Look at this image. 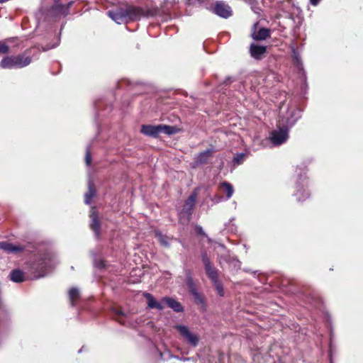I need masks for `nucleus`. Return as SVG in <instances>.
Returning a JSON list of instances; mask_svg holds the SVG:
<instances>
[{
	"instance_id": "3",
	"label": "nucleus",
	"mask_w": 363,
	"mask_h": 363,
	"mask_svg": "<svg viewBox=\"0 0 363 363\" xmlns=\"http://www.w3.org/2000/svg\"><path fill=\"white\" fill-rule=\"evenodd\" d=\"M160 9L154 6L145 7L128 5L127 22L135 21L141 18H150L160 15Z\"/></svg>"
},
{
	"instance_id": "11",
	"label": "nucleus",
	"mask_w": 363,
	"mask_h": 363,
	"mask_svg": "<svg viewBox=\"0 0 363 363\" xmlns=\"http://www.w3.org/2000/svg\"><path fill=\"white\" fill-rule=\"evenodd\" d=\"M279 130H274L271 134V140L275 145L285 143L289 137V130L279 123Z\"/></svg>"
},
{
	"instance_id": "24",
	"label": "nucleus",
	"mask_w": 363,
	"mask_h": 363,
	"mask_svg": "<svg viewBox=\"0 0 363 363\" xmlns=\"http://www.w3.org/2000/svg\"><path fill=\"white\" fill-rule=\"evenodd\" d=\"M219 189L225 193L226 198L229 199L233 194L234 189L233 185L228 182H223L219 185Z\"/></svg>"
},
{
	"instance_id": "35",
	"label": "nucleus",
	"mask_w": 363,
	"mask_h": 363,
	"mask_svg": "<svg viewBox=\"0 0 363 363\" xmlns=\"http://www.w3.org/2000/svg\"><path fill=\"white\" fill-rule=\"evenodd\" d=\"M117 314H118V315H123V312H121V311H118V312L117 313Z\"/></svg>"
},
{
	"instance_id": "16",
	"label": "nucleus",
	"mask_w": 363,
	"mask_h": 363,
	"mask_svg": "<svg viewBox=\"0 0 363 363\" xmlns=\"http://www.w3.org/2000/svg\"><path fill=\"white\" fill-rule=\"evenodd\" d=\"M90 228L94 232L96 236L99 238L101 233V222L96 211H92L90 214Z\"/></svg>"
},
{
	"instance_id": "14",
	"label": "nucleus",
	"mask_w": 363,
	"mask_h": 363,
	"mask_svg": "<svg viewBox=\"0 0 363 363\" xmlns=\"http://www.w3.org/2000/svg\"><path fill=\"white\" fill-rule=\"evenodd\" d=\"M249 52L250 56L257 60H260L267 53V47L264 45H259L255 43H252L249 48Z\"/></svg>"
},
{
	"instance_id": "27",
	"label": "nucleus",
	"mask_w": 363,
	"mask_h": 363,
	"mask_svg": "<svg viewBox=\"0 0 363 363\" xmlns=\"http://www.w3.org/2000/svg\"><path fill=\"white\" fill-rule=\"evenodd\" d=\"M211 281L213 286H214L216 291H217L218 294L220 296H224V289H223V284L220 281L219 278L214 279L213 281Z\"/></svg>"
},
{
	"instance_id": "28",
	"label": "nucleus",
	"mask_w": 363,
	"mask_h": 363,
	"mask_svg": "<svg viewBox=\"0 0 363 363\" xmlns=\"http://www.w3.org/2000/svg\"><path fill=\"white\" fill-rule=\"evenodd\" d=\"M10 52V47L5 43L0 41V54L7 55Z\"/></svg>"
},
{
	"instance_id": "26",
	"label": "nucleus",
	"mask_w": 363,
	"mask_h": 363,
	"mask_svg": "<svg viewBox=\"0 0 363 363\" xmlns=\"http://www.w3.org/2000/svg\"><path fill=\"white\" fill-rule=\"evenodd\" d=\"M96 189L92 183H89L88 191L84 195V202L86 204H90L92 199L96 196Z\"/></svg>"
},
{
	"instance_id": "18",
	"label": "nucleus",
	"mask_w": 363,
	"mask_h": 363,
	"mask_svg": "<svg viewBox=\"0 0 363 363\" xmlns=\"http://www.w3.org/2000/svg\"><path fill=\"white\" fill-rule=\"evenodd\" d=\"M162 302L164 303L168 307L172 308L175 312L179 313L184 311V307L181 303L172 298L164 297L162 299Z\"/></svg>"
},
{
	"instance_id": "21",
	"label": "nucleus",
	"mask_w": 363,
	"mask_h": 363,
	"mask_svg": "<svg viewBox=\"0 0 363 363\" xmlns=\"http://www.w3.org/2000/svg\"><path fill=\"white\" fill-rule=\"evenodd\" d=\"M213 155V150L211 149H207L203 152H200L196 160V162L198 164H206L208 160Z\"/></svg>"
},
{
	"instance_id": "2",
	"label": "nucleus",
	"mask_w": 363,
	"mask_h": 363,
	"mask_svg": "<svg viewBox=\"0 0 363 363\" xmlns=\"http://www.w3.org/2000/svg\"><path fill=\"white\" fill-rule=\"evenodd\" d=\"M47 267L48 262L45 255H40L35 259L27 262L24 270L28 275V279H37L45 276Z\"/></svg>"
},
{
	"instance_id": "13",
	"label": "nucleus",
	"mask_w": 363,
	"mask_h": 363,
	"mask_svg": "<svg viewBox=\"0 0 363 363\" xmlns=\"http://www.w3.org/2000/svg\"><path fill=\"white\" fill-rule=\"evenodd\" d=\"M175 328L191 345L196 347L198 345L199 337L196 335L191 333L186 326L177 325L175 326Z\"/></svg>"
},
{
	"instance_id": "6",
	"label": "nucleus",
	"mask_w": 363,
	"mask_h": 363,
	"mask_svg": "<svg viewBox=\"0 0 363 363\" xmlns=\"http://www.w3.org/2000/svg\"><path fill=\"white\" fill-rule=\"evenodd\" d=\"M74 3L73 1L63 3L62 0H53L52 4L48 9V15L55 20L65 17L69 14Z\"/></svg>"
},
{
	"instance_id": "9",
	"label": "nucleus",
	"mask_w": 363,
	"mask_h": 363,
	"mask_svg": "<svg viewBox=\"0 0 363 363\" xmlns=\"http://www.w3.org/2000/svg\"><path fill=\"white\" fill-rule=\"evenodd\" d=\"M301 118L299 111L296 108H289L286 116H282L279 121V123L284 128L289 130L292 128Z\"/></svg>"
},
{
	"instance_id": "34",
	"label": "nucleus",
	"mask_w": 363,
	"mask_h": 363,
	"mask_svg": "<svg viewBox=\"0 0 363 363\" xmlns=\"http://www.w3.org/2000/svg\"><path fill=\"white\" fill-rule=\"evenodd\" d=\"M310 3L313 6H317L321 0H309Z\"/></svg>"
},
{
	"instance_id": "31",
	"label": "nucleus",
	"mask_w": 363,
	"mask_h": 363,
	"mask_svg": "<svg viewBox=\"0 0 363 363\" xmlns=\"http://www.w3.org/2000/svg\"><path fill=\"white\" fill-rule=\"evenodd\" d=\"M245 157V155L243 154V153H241V154L237 155L234 157L233 161L236 164H241L242 162V161L244 160Z\"/></svg>"
},
{
	"instance_id": "5",
	"label": "nucleus",
	"mask_w": 363,
	"mask_h": 363,
	"mask_svg": "<svg viewBox=\"0 0 363 363\" xmlns=\"http://www.w3.org/2000/svg\"><path fill=\"white\" fill-rule=\"evenodd\" d=\"M140 133L146 136L157 138L162 133L168 135L175 134L177 133V128L175 126L163 124L157 125H143L141 126Z\"/></svg>"
},
{
	"instance_id": "7",
	"label": "nucleus",
	"mask_w": 363,
	"mask_h": 363,
	"mask_svg": "<svg viewBox=\"0 0 363 363\" xmlns=\"http://www.w3.org/2000/svg\"><path fill=\"white\" fill-rule=\"evenodd\" d=\"M186 284L189 289V293L194 298V303L201 305L203 310L206 309V299L203 295L197 290L196 285L192 277V272L190 269L185 270Z\"/></svg>"
},
{
	"instance_id": "19",
	"label": "nucleus",
	"mask_w": 363,
	"mask_h": 363,
	"mask_svg": "<svg viewBox=\"0 0 363 363\" xmlns=\"http://www.w3.org/2000/svg\"><path fill=\"white\" fill-rule=\"evenodd\" d=\"M294 195L296 197L297 201L303 202L309 198L310 193L303 186L298 184Z\"/></svg>"
},
{
	"instance_id": "22",
	"label": "nucleus",
	"mask_w": 363,
	"mask_h": 363,
	"mask_svg": "<svg viewBox=\"0 0 363 363\" xmlns=\"http://www.w3.org/2000/svg\"><path fill=\"white\" fill-rule=\"evenodd\" d=\"M144 296L146 298L147 301V305L149 308H157L158 310L164 309V306L162 305V303L156 301L151 294L145 293L144 294Z\"/></svg>"
},
{
	"instance_id": "15",
	"label": "nucleus",
	"mask_w": 363,
	"mask_h": 363,
	"mask_svg": "<svg viewBox=\"0 0 363 363\" xmlns=\"http://www.w3.org/2000/svg\"><path fill=\"white\" fill-rule=\"evenodd\" d=\"M0 249L8 253L18 254L25 250V247L21 245H13L8 242H0Z\"/></svg>"
},
{
	"instance_id": "1",
	"label": "nucleus",
	"mask_w": 363,
	"mask_h": 363,
	"mask_svg": "<svg viewBox=\"0 0 363 363\" xmlns=\"http://www.w3.org/2000/svg\"><path fill=\"white\" fill-rule=\"evenodd\" d=\"M32 61V48H28L19 55L4 57L0 62V67L9 69H21L28 66Z\"/></svg>"
},
{
	"instance_id": "12",
	"label": "nucleus",
	"mask_w": 363,
	"mask_h": 363,
	"mask_svg": "<svg viewBox=\"0 0 363 363\" xmlns=\"http://www.w3.org/2000/svg\"><path fill=\"white\" fill-rule=\"evenodd\" d=\"M213 11L218 16L228 18L233 15L231 8L224 1H216L213 6Z\"/></svg>"
},
{
	"instance_id": "29",
	"label": "nucleus",
	"mask_w": 363,
	"mask_h": 363,
	"mask_svg": "<svg viewBox=\"0 0 363 363\" xmlns=\"http://www.w3.org/2000/svg\"><path fill=\"white\" fill-rule=\"evenodd\" d=\"M106 262L103 259H96L94 262V266L99 269H104L106 267Z\"/></svg>"
},
{
	"instance_id": "25",
	"label": "nucleus",
	"mask_w": 363,
	"mask_h": 363,
	"mask_svg": "<svg viewBox=\"0 0 363 363\" xmlns=\"http://www.w3.org/2000/svg\"><path fill=\"white\" fill-rule=\"evenodd\" d=\"M155 237L157 238L160 244L162 246L166 248L170 247V241L172 240V238H169L167 235H164L160 232H156Z\"/></svg>"
},
{
	"instance_id": "30",
	"label": "nucleus",
	"mask_w": 363,
	"mask_h": 363,
	"mask_svg": "<svg viewBox=\"0 0 363 363\" xmlns=\"http://www.w3.org/2000/svg\"><path fill=\"white\" fill-rule=\"evenodd\" d=\"M292 58L295 64L297 65H301V57L295 50H293Z\"/></svg>"
},
{
	"instance_id": "10",
	"label": "nucleus",
	"mask_w": 363,
	"mask_h": 363,
	"mask_svg": "<svg viewBox=\"0 0 363 363\" xmlns=\"http://www.w3.org/2000/svg\"><path fill=\"white\" fill-rule=\"evenodd\" d=\"M201 260L204 266L205 272L211 281L219 278V272L216 269L206 252L201 253Z\"/></svg>"
},
{
	"instance_id": "8",
	"label": "nucleus",
	"mask_w": 363,
	"mask_h": 363,
	"mask_svg": "<svg viewBox=\"0 0 363 363\" xmlns=\"http://www.w3.org/2000/svg\"><path fill=\"white\" fill-rule=\"evenodd\" d=\"M127 4H121L116 7L107 11V15L118 24L127 22Z\"/></svg>"
},
{
	"instance_id": "33",
	"label": "nucleus",
	"mask_w": 363,
	"mask_h": 363,
	"mask_svg": "<svg viewBox=\"0 0 363 363\" xmlns=\"http://www.w3.org/2000/svg\"><path fill=\"white\" fill-rule=\"evenodd\" d=\"M195 231L196 233L198 234V235H205V233L203 230V228L199 226V225H196V228H195Z\"/></svg>"
},
{
	"instance_id": "17",
	"label": "nucleus",
	"mask_w": 363,
	"mask_h": 363,
	"mask_svg": "<svg viewBox=\"0 0 363 363\" xmlns=\"http://www.w3.org/2000/svg\"><path fill=\"white\" fill-rule=\"evenodd\" d=\"M10 279L12 281L16 283H21L28 279V275L25 272H23L22 270L19 269H13L10 272Z\"/></svg>"
},
{
	"instance_id": "32",
	"label": "nucleus",
	"mask_w": 363,
	"mask_h": 363,
	"mask_svg": "<svg viewBox=\"0 0 363 363\" xmlns=\"http://www.w3.org/2000/svg\"><path fill=\"white\" fill-rule=\"evenodd\" d=\"M85 162L88 166H89L91 163V152L89 149H87L86 152Z\"/></svg>"
},
{
	"instance_id": "23",
	"label": "nucleus",
	"mask_w": 363,
	"mask_h": 363,
	"mask_svg": "<svg viewBox=\"0 0 363 363\" xmlns=\"http://www.w3.org/2000/svg\"><path fill=\"white\" fill-rule=\"evenodd\" d=\"M69 299L72 307L75 306L80 299V293L77 288L72 287L69 291Z\"/></svg>"
},
{
	"instance_id": "20",
	"label": "nucleus",
	"mask_w": 363,
	"mask_h": 363,
	"mask_svg": "<svg viewBox=\"0 0 363 363\" xmlns=\"http://www.w3.org/2000/svg\"><path fill=\"white\" fill-rule=\"evenodd\" d=\"M271 30L269 28H262L258 31H254L251 34V38L255 40H264L269 38Z\"/></svg>"
},
{
	"instance_id": "4",
	"label": "nucleus",
	"mask_w": 363,
	"mask_h": 363,
	"mask_svg": "<svg viewBox=\"0 0 363 363\" xmlns=\"http://www.w3.org/2000/svg\"><path fill=\"white\" fill-rule=\"evenodd\" d=\"M197 196L198 194L194 191L184 201L182 208L178 213V220L180 223L188 225L191 221Z\"/></svg>"
}]
</instances>
